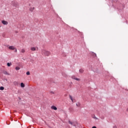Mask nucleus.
Returning <instances> with one entry per match:
<instances>
[{
	"label": "nucleus",
	"mask_w": 128,
	"mask_h": 128,
	"mask_svg": "<svg viewBox=\"0 0 128 128\" xmlns=\"http://www.w3.org/2000/svg\"><path fill=\"white\" fill-rule=\"evenodd\" d=\"M114 128H116V126H114Z\"/></svg>",
	"instance_id": "5701e85b"
},
{
	"label": "nucleus",
	"mask_w": 128,
	"mask_h": 128,
	"mask_svg": "<svg viewBox=\"0 0 128 128\" xmlns=\"http://www.w3.org/2000/svg\"><path fill=\"white\" fill-rule=\"evenodd\" d=\"M70 98L72 102H74V100L72 99V96H70Z\"/></svg>",
	"instance_id": "2eb2a0df"
},
{
	"label": "nucleus",
	"mask_w": 128,
	"mask_h": 128,
	"mask_svg": "<svg viewBox=\"0 0 128 128\" xmlns=\"http://www.w3.org/2000/svg\"><path fill=\"white\" fill-rule=\"evenodd\" d=\"M16 70H20V68L18 66H16Z\"/></svg>",
	"instance_id": "ddd939ff"
},
{
	"label": "nucleus",
	"mask_w": 128,
	"mask_h": 128,
	"mask_svg": "<svg viewBox=\"0 0 128 128\" xmlns=\"http://www.w3.org/2000/svg\"><path fill=\"white\" fill-rule=\"evenodd\" d=\"M51 108L52 110H58V108H56V106H52L51 107Z\"/></svg>",
	"instance_id": "39448f33"
},
{
	"label": "nucleus",
	"mask_w": 128,
	"mask_h": 128,
	"mask_svg": "<svg viewBox=\"0 0 128 128\" xmlns=\"http://www.w3.org/2000/svg\"><path fill=\"white\" fill-rule=\"evenodd\" d=\"M92 128H96V126H94L92 127Z\"/></svg>",
	"instance_id": "4be33fe9"
},
{
	"label": "nucleus",
	"mask_w": 128,
	"mask_h": 128,
	"mask_svg": "<svg viewBox=\"0 0 128 128\" xmlns=\"http://www.w3.org/2000/svg\"><path fill=\"white\" fill-rule=\"evenodd\" d=\"M26 74L27 76H30V72H26Z\"/></svg>",
	"instance_id": "6ab92c4d"
},
{
	"label": "nucleus",
	"mask_w": 128,
	"mask_h": 128,
	"mask_svg": "<svg viewBox=\"0 0 128 128\" xmlns=\"http://www.w3.org/2000/svg\"><path fill=\"white\" fill-rule=\"evenodd\" d=\"M72 78L73 80H78V81L80 80V78H76V76H72Z\"/></svg>",
	"instance_id": "7ed1b4c3"
},
{
	"label": "nucleus",
	"mask_w": 128,
	"mask_h": 128,
	"mask_svg": "<svg viewBox=\"0 0 128 128\" xmlns=\"http://www.w3.org/2000/svg\"><path fill=\"white\" fill-rule=\"evenodd\" d=\"M4 90V88L3 86H0V90Z\"/></svg>",
	"instance_id": "dca6fc26"
},
{
	"label": "nucleus",
	"mask_w": 128,
	"mask_h": 128,
	"mask_svg": "<svg viewBox=\"0 0 128 128\" xmlns=\"http://www.w3.org/2000/svg\"><path fill=\"white\" fill-rule=\"evenodd\" d=\"M42 54H44V56H48L50 54V52L46 51V50H42Z\"/></svg>",
	"instance_id": "f257e3e1"
},
{
	"label": "nucleus",
	"mask_w": 128,
	"mask_h": 128,
	"mask_svg": "<svg viewBox=\"0 0 128 128\" xmlns=\"http://www.w3.org/2000/svg\"><path fill=\"white\" fill-rule=\"evenodd\" d=\"M31 50H32V52H34L35 50H36V48L34 47H32L30 48Z\"/></svg>",
	"instance_id": "0eeeda50"
},
{
	"label": "nucleus",
	"mask_w": 128,
	"mask_h": 128,
	"mask_svg": "<svg viewBox=\"0 0 128 128\" xmlns=\"http://www.w3.org/2000/svg\"><path fill=\"white\" fill-rule=\"evenodd\" d=\"M9 50H16V48L14 46H10L8 47Z\"/></svg>",
	"instance_id": "20e7f679"
},
{
	"label": "nucleus",
	"mask_w": 128,
	"mask_h": 128,
	"mask_svg": "<svg viewBox=\"0 0 128 128\" xmlns=\"http://www.w3.org/2000/svg\"><path fill=\"white\" fill-rule=\"evenodd\" d=\"M21 52H22V54H24V52H26V50L24 48H22L21 50Z\"/></svg>",
	"instance_id": "f8f14e48"
},
{
	"label": "nucleus",
	"mask_w": 128,
	"mask_h": 128,
	"mask_svg": "<svg viewBox=\"0 0 128 128\" xmlns=\"http://www.w3.org/2000/svg\"><path fill=\"white\" fill-rule=\"evenodd\" d=\"M3 73L4 74H8V75L9 74L6 71H4Z\"/></svg>",
	"instance_id": "4468645a"
},
{
	"label": "nucleus",
	"mask_w": 128,
	"mask_h": 128,
	"mask_svg": "<svg viewBox=\"0 0 128 128\" xmlns=\"http://www.w3.org/2000/svg\"><path fill=\"white\" fill-rule=\"evenodd\" d=\"M7 66H12V64L8 62V63H7Z\"/></svg>",
	"instance_id": "a211bd4d"
},
{
	"label": "nucleus",
	"mask_w": 128,
	"mask_h": 128,
	"mask_svg": "<svg viewBox=\"0 0 128 128\" xmlns=\"http://www.w3.org/2000/svg\"><path fill=\"white\" fill-rule=\"evenodd\" d=\"M15 50H15L16 52H17L18 50H17L16 48H15Z\"/></svg>",
	"instance_id": "412c9836"
},
{
	"label": "nucleus",
	"mask_w": 128,
	"mask_h": 128,
	"mask_svg": "<svg viewBox=\"0 0 128 128\" xmlns=\"http://www.w3.org/2000/svg\"><path fill=\"white\" fill-rule=\"evenodd\" d=\"M2 23L3 24H4L5 26H7V24H8V21H6V20H2Z\"/></svg>",
	"instance_id": "f03ea898"
},
{
	"label": "nucleus",
	"mask_w": 128,
	"mask_h": 128,
	"mask_svg": "<svg viewBox=\"0 0 128 128\" xmlns=\"http://www.w3.org/2000/svg\"><path fill=\"white\" fill-rule=\"evenodd\" d=\"M76 106H78V108H80V102H77V103H76Z\"/></svg>",
	"instance_id": "9d476101"
},
{
	"label": "nucleus",
	"mask_w": 128,
	"mask_h": 128,
	"mask_svg": "<svg viewBox=\"0 0 128 128\" xmlns=\"http://www.w3.org/2000/svg\"><path fill=\"white\" fill-rule=\"evenodd\" d=\"M20 86H21V88H24V86H25L23 82H22L20 84Z\"/></svg>",
	"instance_id": "9b49d317"
},
{
	"label": "nucleus",
	"mask_w": 128,
	"mask_h": 128,
	"mask_svg": "<svg viewBox=\"0 0 128 128\" xmlns=\"http://www.w3.org/2000/svg\"><path fill=\"white\" fill-rule=\"evenodd\" d=\"M80 72H81L82 74V72H84V70L82 69H80L79 70Z\"/></svg>",
	"instance_id": "f3484780"
},
{
	"label": "nucleus",
	"mask_w": 128,
	"mask_h": 128,
	"mask_svg": "<svg viewBox=\"0 0 128 128\" xmlns=\"http://www.w3.org/2000/svg\"><path fill=\"white\" fill-rule=\"evenodd\" d=\"M34 7H31L30 8V12H34Z\"/></svg>",
	"instance_id": "1a4fd4ad"
},
{
	"label": "nucleus",
	"mask_w": 128,
	"mask_h": 128,
	"mask_svg": "<svg viewBox=\"0 0 128 128\" xmlns=\"http://www.w3.org/2000/svg\"><path fill=\"white\" fill-rule=\"evenodd\" d=\"M68 122L70 124H72V126H76V124H74V122H72L71 121L69 120Z\"/></svg>",
	"instance_id": "6e6552de"
},
{
	"label": "nucleus",
	"mask_w": 128,
	"mask_h": 128,
	"mask_svg": "<svg viewBox=\"0 0 128 128\" xmlns=\"http://www.w3.org/2000/svg\"><path fill=\"white\" fill-rule=\"evenodd\" d=\"M93 118H94L95 120H98V118L96 116H94Z\"/></svg>",
	"instance_id": "aec40b11"
},
{
	"label": "nucleus",
	"mask_w": 128,
	"mask_h": 128,
	"mask_svg": "<svg viewBox=\"0 0 128 128\" xmlns=\"http://www.w3.org/2000/svg\"><path fill=\"white\" fill-rule=\"evenodd\" d=\"M13 84H14V86H18V82L16 81L14 82Z\"/></svg>",
	"instance_id": "423d86ee"
}]
</instances>
